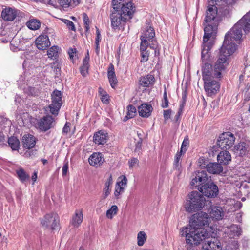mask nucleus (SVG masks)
<instances>
[{"mask_svg": "<svg viewBox=\"0 0 250 250\" xmlns=\"http://www.w3.org/2000/svg\"><path fill=\"white\" fill-rule=\"evenodd\" d=\"M209 220L208 215L205 212H200L193 215L188 225L181 230V234L186 237L187 243L198 245L204 241L203 248L208 249L211 244L209 239L212 234L203 227L208 225Z\"/></svg>", "mask_w": 250, "mask_h": 250, "instance_id": "obj_1", "label": "nucleus"}, {"mask_svg": "<svg viewBox=\"0 0 250 250\" xmlns=\"http://www.w3.org/2000/svg\"><path fill=\"white\" fill-rule=\"evenodd\" d=\"M208 5L206 11V23H217L220 21L218 11L224 16L228 15L235 3L234 0H208Z\"/></svg>", "mask_w": 250, "mask_h": 250, "instance_id": "obj_2", "label": "nucleus"}, {"mask_svg": "<svg viewBox=\"0 0 250 250\" xmlns=\"http://www.w3.org/2000/svg\"><path fill=\"white\" fill-rule=\"evenodd\" d=\"M242 30L246 34L249 32L250 30V11L244 15L236 23L230 30L225 35L224 42L227 41V46L229 48L231 45L234 46L236 50V45L232 41H240L242 37Z\"/></svg>", "mask_w": 250, "mask_h": 250, "instance_id": "obj_3", "label": "nucleus"}, {"mask_svg": "<svg viewBox=\"0 0 250 250\" xmlns=\"http://www.w3.org/2000/svg\"><path fill=\"white\" fill-rule=\"evenodd\" d=\"M227 41L223 42V44L220 50L218 59L215 63L214 68L212 69L211 65V71L215 77H221L222 72L224 71L229 64L228 58L235 51L234 45H231L229 48L227 47Z\"/></svg>", "mask_w": 250, "mask_h": 250, "instance_id": "obj_4", "label": "nucleus"}, {"mask_svg": "<svg viewBox=\"0 0 250 250\" xmlns=\"http://www.w3.org/2000/svg\"><path fill=\"white\" fill-rule=\"evenodd\" d=\"M202 76L204 81L205 90L209 96L215 94L220 88L219 83L213 80L215 77L211 71V65L205 63L202 67Z\"/></svg>", "mask_w": 250, "mask_h": 250, "instance_id": "obj_5", "label": "nucleus"}, {"mask_svg": "<svg viewBox=\"0 0 250 250\" xmlns=\"http://www.w3.org/2000/svg\"><path fill=\"white\" fill-rule=\"evenodd\" d=\"M206 200L202 194L197 191H193L188 195V199L185 204L187 211L193 212L201 210L205 206Z\"/></svg>", "mask_w": 250, "mask_h": 250, "instance_id": "obj_6", "label": "nucleus"}, {"mask_svg": "<svg viewBox=\"0 0 250 250\" xmlns=\"http://www.w3.org/2000/svg\"><path fill=\"white\" fill-rule=\"evenodd\" d=\"M204 28V35L203 37V49L202 51V58H204L208 54V51L211 49V45L210 42L208 43L210 38L215 34L219 23H206Z\"/></svg>", "mask_w": 250, "mask_h": 250, "instance_id": "obj_7", "label": "nucleus"}, {"mask_svg": "<svg viewBox=\"0 0 250 250\" xmlns=\"http://www.w3.org/2000/svg\"><path fill=\"white\" fill-rule=\"evenodd\" d=\"M60 219L58 215L52 212L46 214L41 220V224L43 228L54 230L58 227Z\"/></svg>", "mask_w": 250, "mask_h": 250, "instance_id": "obj_8", "label": "nucleus"}, {"mask_svg": "<svg viewBox=\"0 0 250 250\" xmlns=\"http://www.w3.org/2000/svg\"><path fill=\"white\" fill-rule=\"evenodd\" d=\"M235 137L229 132H224L221 134L217 142V146L221 149H229L234 145Z\"/></svg>", "mask_w": 250, "mask_h": 250, "instance_id": "obj_9", "label": "nucleus"}, {"mask_svg": "<svg viewBox=\"0 0 250 250\" xmlns=\"http://www.w3.org/2000/svg\"><path fill=\"white\" fill-rule=\"evenodd\" d=\"M198 189L203 195L208 198H215L219 194L218 186L212 182H207L200 187Z\"/></svg>", "mask_w": 250, "mask_h": 250, "instance_id": "obj_10", "label": "nucleus"}, {"mask_svg": "<svg viewBox=\"0 0 250 250\" xmlns=\"http://www.w3.org/2000/svg\"><path fill=\"white\" fill-rule=\"evenodd\" d=\"M62 93L58 90H54L51 95L52 103L49 105L48 108L50 109V112L55 116L58 114L62 106Z\"/></svg>", "mask_w": 250, "mask_h": 250, "instance_id": "obj_11", "label": "nucleus"}, {"mask_svg": "<svg viewBox=\"0 0 250 250\" xmlns=\"http://www.w3.org/2000/svg\"><path fill=\"white\" fill-rule=\"evenodd\" d=\"M117 12H112L110 15L111 26L114 29H120L125 24L127 18Z\"/></svg>", "mask_w": 250, "mask_h": 250, "instance_id": "obj_12", "label": "nucleus"}, {"mask_svg": "<svg viewBox=\"0 0 250 250\" xmlns=\"http://www.w3.org/2000/svg\"><path fill=\"white\" fill-rule=\"evenodd\" d=\"M55 125V120L52 116L48 115L40 119L38 125L39 128L42 131L45 132L52 128Z\"/></svg>", "mask_w": 250, "mask_h": 250, "instance_id": "obj_13", "label": "nucleus"}, {"mask_svg": "<svg viewBox=\"0 0 250 250\" xmlns=\"http://www.w3.org/2000/svg\"><path fill=\"white\" fill-rule=\"evenodd\" d=\"M194 177L191 180V186L196 187L205 183L208 180V177L206 171H198L195 172Z\"/></svg>", "mask_w": 250, "mask_h": 250, "instance_id": "obj_14", "label": "nucleus"}, {"mask_svg": "<svg viewBox=\"0 0 250 250\" xmlns=\"http://www.w3.org/2000/svg\"><path fill=\"white\" fill-rule=\"evenodd\" d=\"M18 11L14 8L5 7L3 8L1 16L5 21H13L17 17Z\"/></svg>", "mask_w": 250, "mask_h": 250, "instance_id": "obj_15", "label": "nucleus"}, {"mask_svg": "<svg viewBox=\"0 0 250 250\" xmlns=\"http://www.w3.org/2000/svg\"><path fill=\"white\" fill-rule=\"evenodd\" d=\"M121 9V12L120 13L122 16L128 19H131L132 16L134 12V7L133 6V3L131 2L127 1L125 2V3H123L120 7Z\"/></svg>", "mask_w": 250, "mask_h": 250, "instance_id": "obj_16", "label": "nucleus"}, {"mask_svg": "<svg viewBox=\"0 0 250 250\" xmlns=\"http://www.w3.org/2000/svg\"><path fill=\"white\" fill-rule=\"evenodd\" d=\"M37 47L40 50H45L50 45V42L47 35H41L36 40Z\"/></svg>", "mask_w": 250, "mask_h": 250, "instance_id": "obj_17", "label": "nucleus"}, {"mask_svg": "<svg viewBox=\"0 0 250 250\" xmlns=\"http://www.w3.org/2000/svg\"><path fill=\"white\" fill-rule=\"evenodd\" d=\"M249 146L248 142H241L234 147V152L236 155L244 156L248 154Z\"/></svg>", "mask_w": 250, "mask_h": 250, "instance_id": "obj_18", "label": "nucleus"}, {"mask_svg": "<svg viewBox=\"0 0 250 250\" xmlns=\"http://www.w3.org/2000/svg\"><path fill=\"white\" fill-rule=\"evenodd\" d=\"M22 143L24 148L30 149L35 146L36 141L35 137L32 135L27 134L23 135Z\"/></svg>", "mask_w": 250, "mask_h": 250, "instance_id": "obj_19", "label": "nucleus"}, {"mask_svg": "<svg viewBox=\"0 0 250 250\" xmlns=\"http://www.w3.org/2000/svg\"><path fill=\"white\" fill-rule=\"evenodd\" d=\"M127 179L125 176L123 177L121 181H118L115 186L114 195L116 198H118L119 195L124 192L125 187L127 184Z\"/></svg>", "mask_w": 250, "mask_h": 250, "instance_id": "obj_20", "label": "nucleus"}, {"mask_svg": "<svg viewBox=\"0 0 250 250\" xmlns=\"http://www.w3.org/2000/svg\"><path fill=\"white\" fill-rule=\"evenodd\" d=\"M107 133L104 131H99L95 133L93 136V141L98 145H103L106 143L107 140Z\"/></svg>", "mask_w": 250, "mask_h": 250, "instance_id": "obj_21", "label": "nucleus"}, {"mask_svg": "<svg viewBox=\"0 0 250 250\" xmlns=\"http://www.w3.org/2000/svg\"><path fill=\"white\" fill-rule=\"evenodd\" d=\"M206 170L208 172L213 174H220L223 172V168L219 163L210 162Z\"/></svg>", "mask_w": 250, "mask_h": 250, "instance_id": "obj_22", "label": "nucleus"}, {"mask_svg": "<svg viewBox=\"0 0 250 250\" xmlns=\"http://www.w3.org/2000/svg\"><path fill=\"white\" fill-rule=\"evenodd\" d=\"M231 160V156L229 152L225 150L219 153L217 156L218 162L221 165H227Z\"/></svg>", "mask_w": 250, "mask_h": 250, "instance_id": "obj_23", "label": "nucleus"}, {"mask_svg": "<svg viewBox=\"0 0 250 250\" xmlns=\"http://www.w3.org/2000/svg\"><path fill=\"white\" fill-rule=\"evenodd\" d=\"M83 214L81 210H76L72 217L70 223L74 227L78 228L83 222Z\"/></svg>", "mask_w": 250, "mask_h": 250, "instance_id": "obj_24", "label": "nucleus"}, {"mask_svg": "<svg viewBox=\"0 0 250 250\" xmlns=\"http://www.w3.org/2000/svg\"><path fill=\"white\" fill-rule=\"evenodd\" d=\"M152 110V107L150 104H143L138 107V113L143 117H149Z\"/></svg>", "mask_w": 250, "mask_h": 250, "instance_id": "obj_25", "label": "nucleus"}, {"mask_svg": "<svg viewBox=\"0 0 250 250\" xmlns=\"http://www.w3.org/2000/svg\"><path fill=\"white\" fill-rule=\"evenodd\" d=\"M104 158L101 153H94L89 158L88 161L91 166L100 165L104 161Z\"/></svg>", "mask_w": 250, "mask_h": 250, "instance_id": "obj_26", "label": "nucleus"}, {"mask_svg": "<svg viewBox=\"0 0 250 250\" xmlns=\"http://www.w3.org/2000/svg\"><path fill=\"white\" fill-rule=\"evenodd\" d=\"M211 218L216 220H221L224 216V212L220 207H214L211 208L209 211Z\"/></svg>", "mask_w": 250, "mask_h": 250, "instance_id": "obj_27", "label": "nucleus"}, {"mask_svg": "<svg viewBox=\"0 0 250 250\" xmlns=\"http://www.w3.org/2000/svg\"><path fill=\"white\" fill-rule=\"evenodd\" d=\"M155 32L154 29L150 26H148L146 28V31L144 34L141 36V40L145 39L148 42L150 40H152L155 37Z\"/></svg>", "mask_w": 250, "mask_h": 250, "instance_id": "obj_28", "label": "nucleus"}, {"mask_svg": "<svg viewBox=\"0 0 250 250\" xmlns=\"http://www.w3.org/2000/svg\"><path fill=\"white\" fill-rule=\"evenodd\" d=\"M155 78L152 75H147L142 78L140 80V84L143 87H148L149 85L153 84Z\"/></svg>", "mask_w": 250, "mask_h": 250, "instance_id": "obj_29", "label": "nucleus"}, {"mask_svg": "<svg viewBox=\"0 0 250 250\" xmlns=\"http://www.w3.org/2000/svg\"><path fill=\"white\" fill-rule=\"evenodd\" d=\"M27 26L32 30H36L41 26L40 20L36 19H30L26 22Z\"/></svg>", "mask_w": 250, "mask_h": 250, "instance_id": "obj_30", "label": "nucleus"}, {"mask_svg": "<svg viewBox=\"0 0 250 250\" xmlns=\"http://www.w3.org/2000/svg\"><path fill=\"white\" fill-rule=\"evenodd\" d=\"M9 146L13 150H18L20 147V141L19 139L14 136L9 138L8 140Z\"/></svg>", "mask_w": 250, "mask_h": 250, "instance_id": "obj_31", "label": "nucleus"}, {"mask_svg": "<svg viewBox=\"0 0 250 250\" xmlns=\"http://www.w3.org/2000/svg\"><path fill=\"white\" fill-rule=\"evenodd\" d=\"M16 173L18 177L22 183H24L30 179V175L23 168L17 170Z\"/></svg>", "mask_w": 250, "mask_h": 250, "instance_id": "obj_32", "label": "nucleus"}, {"mask_svg": "<svg viewBox=\"0 0 250 250\" xmlns=\"http://www.w3.org/2000/svg\"><path fill=\"white\" fill-rule=\"evenodd\" d=\"M147 236L144 231H140L137 235V244L139 246L144 245L146 241Z\"/></svg>", "mask_w": 250, "mask_h": 250, "instance_id": "obj_33", "label": "nucleus"}, {"mask_svg": "<svg viewBox=\"0 0 250 250\" xmlns=\"http://www.w3.org/2000/svg\"><path fill=\"white\" fill-rule=\"evenodd\" d=\"M127 113L126 116L125 117V120L133 118L136 114V109L132 105H129L127 106Z\"/></svg>", "mask_w": 250, "mask_h": 250, "instance_id": "obj_34", "label": "nucleus"}, {"mask_svg": "<svg viewBox=\"0 0 250 250\" xmlns=\"http://www.w3.org/2000/svg\"><path fill=\"white\" fill-rule=\"evenodd\" d=\"M59 48L57 46H53L51 47L47 51V55L49 58H56L58 55Z\"/></svg>", "mask_w": 250, "mask_h": 250, "instance_id": "obj_35", "label": "nucleus"}, {"mask_svg": "<svg viewBox=\"0 0 250 250\" xmlns=\"http://www.w3.org/2000/svg\"><path fill=\"white\" fill-rule=\"evenodd\" d=\"M118 208L117 206L113 205L110 209L107 210L106 216L109 219H112L113 215L117 214Z\"/></svg>", "mask_w": 250, "mask_h": 250, "instance_id": "obj_36", "label": "nucleus"}, {"mask_svg": "<svg viewBox=\"0 0 250 250\" xmlns=\"http://www.w3.org/2000/svg\"><path fill=\"white\" fill-rule=\"evenodd\" d=\"M209 163H210L209 161L204 157H201L198 160V165L201 168L207 169Z\"/></svg>", "mask_w": 250, "mask_h": 250, "instance_id": "obj_37", "label": "nucleus"}, {"mask_svg": "<svg viewBox=\"0 0 250 250\" xmlns=\"http://www.w3.org/2000/svg\"><path fill=\"white\" fill-rule=\"evenodd\" d=\"M125 2H126L125 0H113L112 5L113 6V9L115 11H118L122 4L125 3Z\"/></svg>", "mask_w": 250, "mask_h": 250, "instance_id": "obj_38", "label": "nucleus"}, {"mask_svg": "<svg viewBox=\"0 0 250 250\" xmlns=\"http://www.w3.org/2000/svg\"><path fill=\"white\" fill-rule=\"evenodd\" d=\"M111 185H108L107 183H105V187L103 189L102 198L105 199L111 192L110 187Z\"/></svg>", "mask_w": 250, "mask_h": 250, "instance_id": "obj_39", "label": "nucleus"}, {"mask_svg": "<svg viewBox=\"0 0 250 250\" xmlns=\"http://www.w3.org/2000/svg\"><path fill=\"white\" fill-rule=\"evenodd\" d=\"M62 21L65 23L69 29L75 31L76 30L75 26L73 22L69 20L62 19H61Z\"/></svg>", "mask_w": 250, "mask_h": 250, "instance_id": "obj_40", "label": "nucleus"}, {"mask_svg": "<svg viewBox=\"0 0 250 250\" xmlns=\"http://www.w3.org/2000/svg\"><path fill=\"white\" fill-rule=\"evenodd\" d=\"M88 67L89 63L83 62V65L80 68L81 73L83 76H86L87 74Z\"/></svg>", "mask_w": 250, "mask_h": 250, "instance_id": "obj_41", "label": "nucleus"}, {"mask_svg": "<svg viewBox=\"0 0 250 250\" xmlns=\"http://www.w3.org/2000/svg\"><path fill=\"white\" fill-rule=\"evenodd\" d=\"M188 145L189 140L188 138H185L182 142L180 151L179 152L181 153H185L187 149V147Z\"/></svg>", "mask_w": 250, "mask_h": 250, "instance_id": "obj_42", "label": "nucleus"}, {"mask_svg": "<svg viewBox=\"0 0 250 250\" xmlns=\"http://www.w3.org/2000/svg\"><path fill=\"white\" fill-rule=\"evenodd\" d=\"M183 153L178 152L175 156V159L174 162V167L176 169H178L179 167V161L181 158V156Z\"/></svg>", "mask_w": 250, "mask_h": 250, "instance_id": "obj_43", "label": "nucleus"}, {"mask_svg": "<svg viewBox=\"0 0 250 250\" xmlns=\"http://www.w3.org/2000/svg\"><path fill=\"white\" fill-rule=\"evenodd\" d=\"M148 46V42L146 41L145 39L141 40L140 44V52H144L147 51L146 49Z\"/></svg>", "mask_w": 250, "mask_h": 250, "instance_id": "obj_44", "label": "nucleus"}, {"mask_svg": "<svg viewBox=\"0 0 250 250\" xmlns=\"http://www.w3.org/2000/svg\"><path fill=\"white\" fill-rule=\"evenodd\" d=\"M149 52L148 51L141 52V62H146L148 60L149 57Z\"/></svg>", "mask_w": 250, "mask_h": 250, "instance_id": "obj_45", "label": "nucleus"}, {"mask_svg": "<svg viewBox=\"0 0 250 250\" xmlns=\"http://www.w3.org/2000/svg\"><path fill=\"white\" fill-rule=\"evenodd\" d=\"M108 78H110L111 77H114L116 76L115 72L114 70V67L112 64H110L107 71Z\"/></svg>", "mask_w": 250, "mask_h": 250, "instance_id": "obj_46", "label": "nucleus"}, {"mask_svg": "<svg viewBox=\"0 0 250 250\" xmlns=\"http://www.w3.org/2000/svg\"><path fill=\"white\" fill-rule=\"evenodd\" d=\"M108 78L109 79V82L110 83L111 86L113 88H115L118 83V80L116 78V76H115L114 77H111Z\"/></svg>", "mask_w": 250, "mask_h": 250, "instance_id": "obj_47", "label": "nucleus"}, {"mask_svg": "<svg viewBox=\"0 0 250 250\" xmlns=\"http://www.w3.org/2000/svg\"><path fill=\"white\" fill-rule=\"evenodd\" d=\"M58 2L60 6L66 8L70 5L71 0H58Z\"/></svg>", "mask_w": 250, "mask_h": 250, "instance_id": "obj_48", "label": "nucleus"}, {"mask_svg": "<svg viewBox=\"0 0 250 250\" xmlns=\"http://www.w3.org/2000/svg\"><path fill=\"white\" fill-rule=\"evenodd\" d=\"M163 97H164V103L162 104V106L163 108H166V107H168V101L167 93L166 89L165 90V91L164 93Z\"/></svg>", "mask_w": 250, "mask_h": 250, "instance_id": "obj_49", "label": "nucleus"}, {"mask_svg": "<svg viewBox=\"0 0 250 250\" xmlns=\"http://www.w3.org/2000/svg\"><path fill=\"white\" fill-rule=\"evenodd\" d=\"M139 163V160L135 158H133L131 159L128 161L129 166L130 168H133L136 165H138Z\"/></svg>", "mask_w": 250, "mask_h": 250, "instance_id": "obj_50", "label": "nucleus"}, {"mask_svg": "<svg viewBox=\"0 0 250 250\" xmlns=\"http://www.w3.org/2000/svg\"><path fill=\"white\" fill-rule=\"evenodd\" d=\"M36 154V151L33 150H30L26 151L24 153L25 157L27 158L31 157Z\"/></svg>", "mask_w": 250, "mask_h": 250, "instance_id": "obj_51", "label": "nucleus"}, {"mask_svg": "<svg viewBox=\"0 0 250 250\" xmlns=\"http://www.w3.org/2000/svg\"><path fill=\"white\" fill-rule=\"evenodd\" d=\"M101 99L102 102L105 104L109 103V95L107 93L102 95L101 97Z\"/></svg>", "mask_w": 250, "mask_h": 250, "instance_id": "obj_52", "label": "nucleus"}, {"mask_svg": "<svg viewBox=\"0 0 250 250\" xmlns=\"http://www.w3.org/2000/svg\"><path fill=\"white\" fill-rule=\"evenodd\" d=\"M171 112L172 110L171 109L164 111V117L165 120H167L170 118Z\"/></svg>", "mask_w": 250, "mask_h": 250, "instance_id": "obj_53", "label": "nucleus"}, {"mask_svg": "<svg viewBox=\"0 0 250 250\" xmlns=\"http://www.w3.org/2000/svg\"><path fill=\"white\" fill-rule=\"evenodd\" d=\"M68 169V163H65L62 169V174L63 176H65L67 174V171Z\"/></svg>", "mask_w": 250, "mask_h": 250, "instance_id": "obj_54", "label": "nucleus"}, {"mask_svg": "<svg viewBox=\"0 0 250 250\" xmlns=\"http://www.w3.org/2000/svg\"><path fill=\"white\" fill-rule=\"evenodd\" d=\"M96 37L95 39V44H98V43H99L100 40H101V34L99 30V29L97 27H96Z\"/></svg>", "mask_w": 250, "mask_h": 250, "instance_id": "obj_55", "label": "nucleus"}, {"mask_svg": "<svg viewBox=\"0 0 250 250\" xmlns=\"http://www.w3.org/2000/svg\"><path fill=\"white\" fill-rule=\"evenodd\" d=\"M184 106H185V100H184V102H182V103L180 105V106H179L178 112H177L178 116H181V115L182 114Z\"/></svg>", "mask_w": 250, "mask_h": 250, "instance_id": "obj_56", "label": "nucleus"}, {"mask_svg": "<svg viewBox=\"0 0 250 250\" xmlns=\"http://www.w3.org/2000/svg\"><path fill=\"white\" fill-rule=\"evenodd\" d=\"M158 45L157 44H152L150 47L154 50V53L155 55H159V50L157 48Z\"/></svg>", "mask_w": 250, "mask_h": 250, "instance_id": "obj_57", "label": "nucleus"}, {"mask_svg": "<svg viewBox=\"0 0 250 250\" xmlns=\"http://www.w3.org/2000/svg\"><path fill=\"white\" fill-rule=\"evenodd\" d=\"M76 49L70 48L68 50V54L71 59H73L74 54L76 53Z\"/></svg>", "mask_w": 250, "mask_h": 250, "instance_id": "obj_58", "label": "nucleus"}, {"mask_svg": "<svg viewBox=\"0 0 250 250\" xmlns=\"http://www.w3.org/2000/svg\"><path fill=\"white\" fill-rule=\"evenodd\" d=\"M83 18L84 24H89V18L85 13L83 14Z\"/></svg>", "mask_w": 250, "mask_h": 250, "instance_id": "obj_59", "label": "nucleus"}, {"mask_svg": "<svg viewBox=\"0 0 250 250\" xmlns=\"http://www.w3.org/2000/svg\"><path fill=\"white\" fill-rule=\"evenodd\" d=\"M44 2L46 4H49L54 6H55L56 5L55 2L54 0H44Z\"/></svg>", "mask_w": 250, "mask_h": 250, "instance_id": "obj_60", "label": "nucleus"}, {"mask_svg": "<svg viewBox=\"0 0 250 250\" xmlns=\"http://www.w3.org/2000/svg\"><path fill=\"white\" fill-rule=\"evenodd\" d=\"M70 131L69 126L67 125V123H66L62 129V132L68 133Z\"/></svg>", "mask_w": 250, "mask_h": 250, "instance_id": "obj_61", "label": "nucleus"}, {"mask_svg": "<svg viewBox=\"0 0 250 250\" xmlns=\"http://www.w3.org/2000/svg\"><path fill=\"white\" fill-rule=\"evenodd\" d=\"M113 181L112 178V176L111 174L110 175L108 179H107V181L105 182L108 185H112L113 184Z\"/></svg>", "mask_w": 250, "mask_h": 250, "instance_id": "obj_62", "label": "nucleus"}, {"mask_svg": "<svg viewBox=\"0 0 250 250\" xmlns=\"http://www.w3.org/2000/svg\"><path fill=\"white\" fill-rule=\"evenodd\" d=\"M113 181L112 178V176L111 174L110 175L108 179H107V181L105 182L108 185H112L113 184Z\"/></svg>", "mask_w": 250, "mask_h": 250, "instance_id": "obj_63", "label": "nucleus"}, {"mask_svg": "<svg viewBox=\"0 0 250 250\" xmlns=\"http://www.w3.org/2000/svg\"><path fill=\"white\" fill-rule=\"evenodd\" d=\"M89 52L87 51L86 54L85 55V58L83 60V62L89 63Z\"/></svg>", "mask_w": 250, "mask_h": 250, "instance_id": "obj_64", "label": "nucleus"}]
</instances>
